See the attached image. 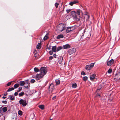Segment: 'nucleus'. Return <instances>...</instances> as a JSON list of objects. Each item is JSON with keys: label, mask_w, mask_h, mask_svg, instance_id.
I'll list each match as a JSON object with an SVG mask.
<instances>
[{"label": "nucleus", "mask_w": 120, "mask_h": 120, "mask_svg": "<svg viewBox=\"0 0 120 120\" xmlns=\"http://www.w3.org/2000/svg\"><path fill=\"white\" fill-rule=\"evenodd\" d=\"M57 27V30L59 32H62L65 29L64 24L63 23L59 24Z\"/></svg>", "instance_id": "f257e3e1"}, {"label": "nucleus", "mask_w": 120, "mask_h": 120, "mask_svg": "<svg viewBox=\"0 0 120 120\" xmlns=\"http://www.w3.org/2000/svg\"><path fill=\"white\" fill-rule=\"evenodd\" d=\"M71 15L73 17L74 19L76 21H78L80 20V16H77L75 12V11H71Z\"/></svg>", "instance_id": "f03ea898"}, {"label": "nucleus", "mask_w": 120, "mask_h": 120, "mask_svg": "<svg viewBox=\"0 0 120 120\" xmlns=\"http://www.w3.org/2000/svg\"><path fill=\"white\" fill-rule=\"evenodd\" d=\"M94 63H92L90 65H86L85 67V69L87 70H90L91 69L94 65Z\"/></svg>", "instance_id": "7ed1b4c3"}, {"label": "nucleus", "mask_w": 120, "mask_h": 120, "mask_svg": "<svg viewBox=\"0 0 120 120\" xmlns=\"http://www.w3.org/2000/svg\"><path fill=\"white\" fill-rule=\"evenodd\" d=\"M19 104L22 105L23 106H25L28 104V102L26 101L25 100L20 99L19 101Z\"/></svg>", "instance_id": "20e7f679"}, {"label": "nucleus", "mask_w": 120, "mask_h": 120, "mask_svg": "<svg viewBox=\"0 0 120 120\" xmlns=\"http://www.w3.org/2000/svg\"><path fill=\"white\" fill-rule=\"evenodd\" d=\"M55 88L53 84L52 83L49 86V93H51L54 89Z\"/></svg>", "instance_id": "39448f33"}, {"label": "nucleus", "mask_w": 120, "mask_h": 120, "mask_svg": "<svg viewBox=\"0 0 120 120\" xmlns=\"http://www.w3.org/2000/svg\"><path fill=\"white\" fill-rule=\"evenodd\" d=\"M75 29L74 26L67 27L66 29V32L67 33H69Z\"/></svg>", "instance_id": "423d86ee"}, {"label": "nucleus", "mask_w": 120, "mask_h": 120, "mask_svg": "<svg viewBox=\"0 0 120 120\" xmlns=\"http://www.w3.org/2000/svg\"><path fill=\"white\" fill-rule=\"evenodd\" d=\"M40 72L41 74H43L44 75H45L47 72L46 68L44 67H42L40 69Z\"/></svg>", "instance_id": "0eeeda50"}, {"label": "nucleus", "mask_w": 120, "mask_h": 120, "mask_svg": "<svg viewBox=\"0 0 120 120\" xmlns=\"http://www.w3.org/2000/svg\"><path fill=\"white\" fill-rule=\"evenodd\" d=\"M114 62V60L112 59L110 60H107V65L108 66H111L113 65Z\"/></svg>", "instance_id": "6e6552de"}, {"label": "nucleus", "mask_w": 120, "mask_h": 120, "mask_svg": "<svg viewBox=\"0 0 120 120\" xmlns=\"http://www.w3.org/2000/svg\"><path fill=\"white\" fill-rule=\"evenodd\" d=\"M44 76L41 73L40 74H38L37 75L36 77V78L37 80H39L40 79L42 78Z\"/></svg>", "instance_id": "1a4fd4ad"}, {"label": "nucleus", "mask_w": 120, "mask_h": 120, "mask_svg": "<svg viewBox=\"0 0 120 120\" xmlns=\"http://www.w3.org/2000/svg\"><path fill=\"white\" fill-rule=\"evenodd\" d=\"M115 78L117 80H119L120 79V71L115 75Z\"/></svg>", "instance_id": "9d476101"}, {"label": "nucleus", "mask_w": 120, "mask_h": 120, "mask_svg": "<svg viewBox=\"0 0 120 120\" xmlns=\"http://www.w3.org/2000/svg\"><path fill=\"white\" fill-rule=\"evenodd\" d=\"M75 49L74 48L68 50V53L70 55L75 53Z\"/></svg>", "instance_id": "9b49d317"}, {"label": "nucleus", "mask_w": 120, "mask_h": 120, "mask_svg": "<svg viewBox=\"0 0 120 120\" xmlns=\"http://www.w3.org/2000/svg\"><path fill=\"white\" fill-rule=\"evenodd\" d=\"M81 14L82 15H83V13L81 10L80 9H78L77 11L76 14L77 15V16L79 17L80 16V14Z\"/></svg>", "instance_id": "f8f14e48"}, {"label": "nucleus", "mask_w": 120, "mask_h": 120, "mask_svg": "<svg viewBox=\"0 0 120 120\" xmlns=\"http://www.w3.org/2000/svg\"><path fill=\"white\" fill-rule=\"evenodd\" d=\"M8 99L11 100H13L15 99L13 95H9V96L7 97Z\"/></svg>", "instance_id": "ddd939ff"}, {"label": "nucleus", "mask_w": 120, "mask_h": 120, "mask_svg": "<svg viewBox=\"0 0 120 120\" xmlns=\"http://www.w3.org/2000/svg\"><path fill=\"white\" fill-rule=\"evenodd\" d=\"M63 47L64 49H65L70 48V46L69 44H67L63 45Z\"/></svg>", "instance_id": "4468645a"}, {"label": "nucleus", "mask_w": 120, "mask_h": 120, "mask_svg": "<svg viewBox=\"0 0 120 120\" xmlns=\"http://www.w3.org/2000/svg\"><path fill=\"white\" fill-rule=\"evenodd\" d=\"M29 85L28 82V80L25 81V83H24V86L25 88H28Z\"/></svg>", "instance_id": "2eb2a0df"}, {"label": "nucleus", "mask_w": 120, "mask_h": 120, "mask_svg": "<svg viewBox=\"0 0 120 120\" xmlns=\"http://www.w3.org/2000/svg\"><path fill=\"white\" fill-rule=\"evenodd\" d=\"M96 75L95 74H93L91 75L90 77V79L91 80H93L95 79Z\"/></svg>", "instance_id": "dca6fc26"}, {"label": "nucleus", "mask_w": 120, "mask_h": 120, "mask_svg": "<svg viewBox=\"0 0 120 120\" xmlns=\"http://www.w3.org/2000/svg\"><path fill=\"white\" fill-rule=\"evenodd\" d=\"M34 54V57L35 58L37 59L38 58L37 57V56H38V54L37 53V51L35 50L33 52Z\"/></svg>", "instance_id": "f3484780"}, {"label": "nucleus", "mask_w": 120, "mask_h": 120, "mask_svg": "<svg viewBox=\"0 0 120 120\" xmlns=\"http://www.w3.org/2000/svg\"><path fill=\"white\" fill-rule=\"evenodd\" d=\"M57 50V47L56 46H55L52 47V50L54 52H56Z\"/></svg>", "instance_id": "a211bd4d"}, {"label": "nucleus", "mask_w": 120, "mask_h": 120, "mask_svg": "<svg viewBox=\"0 0 120 120\" xmlns=\"http://www.w3.org/2000/svg\"><path fill=\"white\" fill-rule=\"evenodd\" d=\"M64 36L62 34H60L58 35L57 37V38L58 39H60V38H63Z\"/></svg>", "instance_id": "6ab92c4d"}, {"label": "nucleus", "mask_w": 120, "mask_h": 120, "mask_svg": "<svg viewBox=\"0 0 120 120\" xmlns=\"http://www.w3.org/2000/svg\"><path fill=\"white\" fill-rule=\"evenodd\" d=\"M41 42H40V43H38V45H37L36 47L37 49H40L41 48Z\"/></svg>", "instance_id": "aec40b11"}, {"label": "nucleus", "mask_w": 120, "mask_h": 120, "mask_svg": "<svg viewBox=\"0 0 120 120\" xmlns=\"http://www.w3.org/2000/svg\"><path fill=\"white\" fill-rule=\"evenodd\" d=\"M2 108L4 112H5L7 111L8 109L6 107H5L3 108L2 107Z\"/></svg>", "instance_id": "412c9836"}, {"label": "nucleus", "mask_w": 120, "mask_h": 120, "mask_svg": "<svg viewBox=\"0 0 120 120\" xmlns=\"http://www.w3.org/2000/svg\"><path fill=\"white\" fill-rule=\"evenodd\" d=\"M39 107L42 110H43L44 109V105H42L39 106Z\"/></svg>", "instance_id": "4be33fe9"}, {"label": "nucleus", "mask_w": 120, "mask_h": 120, "mask_svg": "<svg viewBox=\"0 0 120 120\" xmlns=\"http://www.w3.org/2000/svg\"><path fill=\"white\" fill-rule=\"evenodd\" d=\"M72 86L73 88H75L77 86V85L76 83H73L72 84Z\"/></svg>", "instance_id": "5701e85b"}, {"label": "nucleus", "mask_w": 120, "mask_h": 120, "mask_svg": "<svg viewBox=\"0 0 120 120\" xmlns=\"http://www.w3.org/2000/svg\"><path fill=\"white\" fill-rule=\"evenodd\" d=\"M25 81H20V84H19L20 86H23L24 85V83H25Z\"/></svg>", "instance_id": "b1692460"}, {"label": "nucleus", "mask_w": 120, "mask_h": 120, "mask_svg": "<svg viewBox=\"0 0 120 120\" xmlns=\"http://www.w3.org/2000/svg\"><path fill=\"white\" fill-rule=\"evenodd\" d=\"M19 84H16L14 85V88L15 89L17 88L19 86Z\"/></svg>", "instance_id": "393cba45"}, {"label": "nucleus", "mask_w": 120, "mask_h": 120, "mask_svg": "<svg viewBox=\"0 0 120 120\" xmlns=\"http://www.w3.org/2000/svg\"><path fill=\"white\" fill-rule=\"evenodd\" d=\"M60 81L59 80H55V83L56 85L59 84L60 83Z\"/></svg>", "instance_id": "a878e982"}, {"label": "nucleus", "mask_w": 120, "mask_h": 120, "mask_svg": "<svg viewBox=\"0 0 120 120\" xmlns=\"http://www.w3.org/2000/svg\"><path fill=\"white\" fill-rule=\"evenodd\" d=\"M63 48V47L62 46H59L58 47L56 51L58 52L60 50L62 49Z\"/></svg>", "instance_id": "bb28decb"}, {"label": "nucleus", "mask_w": 120, "mask_h": 120, "mask_svg": "<svg viewBox=\"0 0 120 120\" xmlns=\"http://www.w3.org/2000/svg\"><path fill=\"white\" fill-rule=\"evenodd\" d=\"M84 19H86V21H88L89 20V15H88L87 16H85L84 18Z\"/></svg>", "instance_id": "cd10ccee"}, {"label": "nucleus", "mask_w": 120, "mask_h": 120, "mask_svg": "<svg viewBox=\"0 0 120 120\" xmlns=\"http://www.w3.org/2000/svg\"><path fill=\"white\" fill-rule=\"evenodd\" d=\"M34 70L35 72H38L39 71V70L36 68H34Z\"/></svg>", "instance_id": "c85d7f7f"}, {"label": "nucleus", "mask_w": 120, "mask_h": 120, "mask_svg": "<svg viewBox=\"0 0 120 120\" xmlns=\"http://www.w3.org/2000/svg\"><path fill=\"white\" fill-rule=\"evenodd\" d=\"M14 89V88L13 87H12L9 88L7 90V92H10L11 91Z\"/></svg>", "instance_id": "c756f323"}, {"label": "nucleus", "mask_w": 120, "mask_h": 120, "mask_svg": "<svg viewBox=\"0 0 120 120\" xmlns=\"http://www.w3.org/2000/svg\"><path fill=\"white\" fill-rule=\"evenodd\" d=\"M18 114L19 115L21 116L22 115V111L19 110L18 111Z\"/></svg>", "instance_id": "7c9ffc66"}, {"label": "nucleus", "mask_w": 120, "mask_h": 120, "mask_svg": "<svg viewBox=\"0 0 120 120\" xmlns=\"http://www.w3.org/2000/svg\"><path fill=\"white\" fill-rule=\"evenodd\" d=\"M24 94V92H21V93H20L19 94V96H23Z\"/></svg>", "instance_id": "2f4dec72"}, {"label": "nucleus", "mask_w": 120, "mask_h": 120, "mask_svg": "<svg viewBox=\"0 0 120 120\" xmlns=\"http://www.w3.org/2000/svg\"><path fill=\"white\" fill-rule=\"evenodd\" d=\"M88 79V78L87 77L85 76L83 77V79L84 81H86Z\"/></svg>", "instance_id": "473e14b6"}, {"label": "nucleus", "mask_w": 120, "mask_h": 120, "mask_svg": "<svg viewBox=\"0 0 120 120\" xmlns=\"http://www.w3.org/2000/svg\"><path fill=\"white\" fill-rule=\"evenodd\" d=\"M112 71V69L110 68L108 70L107 72L108 73L110 74L111 73Z\"/></svg>", "instance_id": "72a5a7b5"}, {"label": "nucleus", "mask_w": 120, "mask_h": 120, "mask_svg": "<svg viewBox=\"0 0 120 120\" xmlns=\"http://www.w3.org/2000/svg\"><path fill=\"white\" fill-rule=\"evenodd\" d=\"M59 5V3L57 2L55 4V6L56 8H57L58 7Z\"/></svg>", "instance_id": "f704fd0d"}, {"label": "nucleus", "mask_w": 120, "mask_h": 120, "mask_svg": "<svg viewBox=\"0 0 120 120\" xmlns=\"http://www.w3.org/2000/svg\"><path fill=\"white\" fill-rule=\"evenodd\" d=\"M12 82V81H11V82H9L8 83H7V84H6L8 86H9L10 85H11V84Z\"/></svg>", "instance_id": "c9c22d12"}, {"label": "nucleus", "mask_w": 120, "mask_h": 120, "mask_svg": "<svg viewBox=\"0 0 120 120\" xmlns=\"http://www.w3.org/2000/svg\"><path fill=\"white\" fill-rule=\"evenodd\" d=\"M22 87H19L18 88V90H17V92H19L21 90H22Z\"/></svg>", "instance_id": "e433bc0d"}, {"label": "nucleus", "mask_w": 120, "mask_h": 120, "mask_svg": "<svg viewBox=\"0 0 120 120\" xmlns=\"http://www.w3.org/2000/svg\"><path fill=\"white\" fill-rule=\"evenodd\" d=\"M35 82V80L34 79H32L31 80V83H33Z\"/></svg>", "instance_id": "4c0bfd02"}, {"label": "nucleus", "mask_w": 120, "mask_h": 120, "mask_svg": "<svg viewBox=\"0 0 120 120\" xmlns=\"http://www.w3.org/2000/svg\"><path fill=\"white\" fill-rule=\"evenodd\" d=\"M48 38V37L47 36H45L43 40H47Z\"/></svg>", "instance_id": "58836bf2"}, {"label": "nucleus", "mask_w": 120, "mask_h": 120, "mask_svg": "<svg viewBox=\"0 0 120 120\" xmlns=\"http://www.w3.org/2000/svg\"><path fill=\"white\" fill-rule=\"evenodd\" d=\"M53 52L52 50L49 51V53L50 55H52L53 54Z\"/></svg>", "instance_id": "ea45409f"}, {"label": "nucleus", "mask_w": 120, "mask_h": 120, "mask_svg": "<svg viewBox=\"0 0 120 120\" xmlns=\"http://www.w3.org/2000/svg\"><path fill=\"white\" fill-rule=\"evenodd\" d=\"M74 4H75L76 3H78V1L77 0H74L73 1V2Z\"/></svg>", "instance_id": "a19ab883"}, {"label": "nucleus", "mask_w": 120, "mask_h": 120, "mask_svg": "<svg viewBox=\"0 0 120 120\" xmlns=\"http://www.w3.org/2000/svg\"><path fill=\"white\" fill-rule=\"evenodd\" d=\"M71 11V10L70 9H67L66 10V11L67 13H68L69 12Z\"/></svg>", "instance_id": "79ce46f5"}, {"label": "nucleus", "mask_w": 120, "mask_h": 120, "mask_svg": "<svg viewBox=\"0 0 120 120\" xmlns=\"http://www.w3.org/2000/svg\"><path fill=\"white\" fill-rule=\"evenodd\" d=\"M74 4L73 2H71L70 3H69V4H70L71 6H72Z\"/></svg>", "instance_id": "37998d69"}, {"label": "nucleus", "mask_w": 120, "mask_h": 120, "mask_svg": "<svg viewBox=\"0 0 120 120\" xmlns=\"http://www.w3.org/2000/svg\"><path fill=\"white\" fill-rule=\"evenodd\" d=\"M2 102L5 104H6L7 103V101H2Z\"/></svg>", "instance_id": "c03bdc74"}, {"label": "nucleus", "mask_w": 120, "mask_h": 120, "mask_svg": "<svg viewBox=\"0 0 120 120\" xmlns=\"http://www.w3.org/2000/svg\"><path fill=\"white\" fill-rule=\"evenodd\" d=\"M81 74L83 75H85V73L84 71H82L81 72Z\"/></svg>", "instance_id": "a18cd8bd"}, {"label": "nucleus", "mask_w": 120, "mask_h": 120, "mask_svg": "<svg viewBox=\"0 0 120 120\" xmlns=\"http://www.w3.org/2000/svg\"><path fill=\"white\" fill-rule=\"evenodd\" d=\"M2 109V107H1L0 108V114L2 113L1 112L3 110Z\"/></svg>", "instance_id": "49530a36"}, {"label": "nucleus", "mask_w": 120, "mask_h": 120, "mask_svg": "<svg viewBox=\"0 0 120 120\" xmlns=\"http://www.w3.org/2000/svg\"><path fill=\"white\" fill-rule=\"evenodd\" d=\"M53 58V57L52 56H50L49 58V60H52V59Z\"/></svg>", "instance_id": "de8ad7c7"}, {"label": "nucleus", "mask_w": 120, "mask_h": 120, "mask_svg": "<svg viewBox=\"0 0 120 120\" xmlns=\"http://www.w3.org/2000/svg\"><path fill=\"white\" fill-rule=\"evenodd\" d=\"M18 95V93L17 92H15L14 93V95L15 96H16Z\"/></svg>", "instance_id": "09e8293b"}, {"label": "nucleus", "mask_w": 120, "mask_h": 120, "mask_svg": "<svg viewBox=\"0 0 120 120\" xmlns=\"http://www.w3.org/2000/svg\"><path fill=\"white\" fill-rule=\"evenodd\" d=\"M88 13H87L86 14H85V15L86 16H87L88 15H89L88 14Z\"/></svg>", "instance_id": "8fccbe9b"}, {"label": "nucleus", "mask_w": 120, "mask_h": 120, "mask_svg": "<svg viewBox=\"0 0 120 120\" xmlns=\"http://www.w3.org/2000/svg\"><path fill=\"white\" fill-rule=\"evenodd\" d=\"M56 54H54L53 55V57H54V58H56Z\"/></svg>", "instance_id": "3c124183"}, {"label": "nucleus", "mask_w": 120, "mask_h": 120, "mask_svg": "<svg viewBox=\"0 0 120 120\" xmlns=\"http://www.w3.org/2000/svg\"><path fill=\"white\" fill-rule=\"evenodd\" d=\"M6 97H4V96H3V97H2V98L4 99H5L6 98Z\"/></svg>", "instance_id": "603ef678"}, {"label": "nucleus", "mask_w": 120, "mask_h": 120, "mask_svg": "<svg viewBox=\"0 0 120 120\" xmlns=\"http://www.w3.org/2000/svg\"><path fill=\"white\" fill-rule=\"evenodd\" d=\"M7 95V93H5L4 94V96H6Z\"/></svg>", "instance_id": "864d4df0"}, {"label": "nucleus", "mask_w": 120, "mask_h": 120, "mask_svg": "<svg viewBox=\"0 0 120 120\" xmlns=\"http://www.w3.org/2000/svg\"><path fill=\"white\" fill-rule=\"evenodd\" d=\"M56 97V96L54 97H53V98L52 99L53 100L54 99H55V98Z\"/></svg>", "instance_id": "5fc2aeb1"}, {"label": "nucleus", "mask_w": 120, "mask_h": 120, "mask_svg": "<svg viewBox=\"0 0 120 120\" xmlns=\"http://www.w3.org/2000/svg\"><path fill=\"white\" fill-rule=\"evenodd\" d=\"M48 49L49 50H50V49H51V48H50L49 47L48 48Z\"/></svg>", "instance_id": "6e6d98bb"}, {"label": "nucleus", "mask_w": 120, "mask_h": 120, "mask_svg": "<svg viewBox=\"0 0 120 120\" xmlns=\"http://www.w3.org/2000/svg\"><path fill=\"white\" fill-rule=\"evenodd\" d=\"M49 120H52V119H50Z\"/></svg>", "instance_id": "4d7b16f0"}]
</instances>
